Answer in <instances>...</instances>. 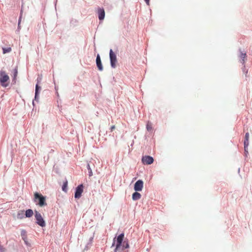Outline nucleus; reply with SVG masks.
I'll return each instance as SVG.
<instances>
[{
  "instance_id": "4be33fe9",
  "label": "nucleus",
  "mask_w": 252,
  "mask_h": 252,
  "mask_svg": "<svg viewBox=\"0 0 252 252\" xmlns=\"http://www.w3.org/2000/svg\"><path fill=\"white\" fill-rule=\"evenodd\" d=\"M240 57L241 58L245 59L246 57V54L241 53Z\"/></svg>"
},
{
  "instance_id": "f8f14e48",
  "label": "nucleus",
  "mask_w": 252,
  "mask_h": 252,
  "mask_svg": "<svg viewBox=\"0 0 252 252\" xmlns=\"http://www.w3.org/2000/svg\"><path fill=\"white\" fill-rule=\"evenodd\" d=\"M141 197V195L140 193L137 192V191L134 192L132 194V199L133 200H137L139 199Z\"/></svg>"
},
{
  "instance_id": "cd10ccee",
  "label": "nucleus",
  "mask_w": 252,
  "mask_h": 252,
  "mask_svg": "<svg viewBox=\"0 0 252 252\" xmlns=\"http://www.w3.org/2000/svg\"><path fill=\"white\" fill-rule=\"evenodd\" d=\"M244 63V60H243V63Z\"/></svg>"
},
{
  "instance_id": "393cba45",
  "label": "nucleus",
  "mask_w": 252,
  "mask_h": 252,
  "mask_svg": "<svg viewBox=\"0 0 252 252\" xmlns=\"http://www.w3.org/2000/svg\"><path fill=\"white\" fill-rule=\"evenodd\" d=\"M21 17H22V15H21L20 18H19V22H18V25H20V23L21 22Z\"/></svg>"
},
{
  "instance_id": "6e6552de",
  "label": "nucleus",
  "mask_w": 252,
  "mask_h": 252,
  "mask_svg": "<svg viewBox=\"0 0 252 252\" xmlns=\"http://www.w3.org/2000/svg\"><path fill=\"white\" fill-rule=\"evenodd\" d=\"M143 187V182L142 180H138L134 185V190L136 191H141Z\"/></svg>"
},
{
  "instance_id": "a211bd4d",
  "label": "nucleus",
  "mask_w": 252,
  "mask_h": 252,
  "mask_svg": "<svg viewBox=\"0 0 252 252\" xmlns=\"http://www.w3.org/2000/svg\"><path fill=\"white\" fill-rule=\"evenodd\" d=\"M67 186V181H66L64 183L63 187H62V189L63 191H66V188Z\"/></svg>"
},
{
  "instance_id": "20e7f679",
  "label": "nucleus",
  "mask_w": 252,
  "mask_h": 252,
  "mask_svg": "<svg viewBox=\"0 0 252 252\" xmlns=\"http://www.w3.org/2000/svg\"><path fill=\"white\" fill-rule=\"evenodd\" d=\"M35 218L36 220V223L41 227L45 226L46 223L44 220L42 216L37 211H35Z\"/></svg>"
},
{
  "instance_id": "1a4fd4ad",
  "label": "nucleus",
  "mask_w": 252,
  "mask_h": 252,
  "mask_svg": "<svg viewBox=\"0 0 252 252\" xmlns=\"http://www.w3.org/2000/svg\"><path fill=\"white\" fill-rule=\"evenodd\" d=\"M96 65L98 67V69L100 71H102L103 70V66H102V63L101 62L100 58V56L99 55H97V56L96 57Z\"/></svg>"
},
{
  "instance_id": "ddd939ff",
  "label": "nucleus",
  "mask_w": 252,
  "mask_h": 252,
  "mask_svg": "<svg viewBox=\"0 0 252 252\" xmlns=\"http://www.w3.org/2000/svg\"><path fill=\"white\" fill-rule=\"evenodd\" d=\"M25 217V213L24 210H20L17 214V218L18 219H22Z\"/></svg>"
},
{
  "instance_id": "0eeeda50",
  "label": "nucleus",
  "mask_w": 252,
  "mask_h": 252,
  "mask_svg": "<svg viewBox=\"0 0 252 252\" xmlns=\"http://www.w3.org/2000/svg\"><path fill=\"white\" fill-rule=\"evenodd\" d=\"M83 191V186L80 185L78 186L76 189L75 192L74 197L75 198H79L81 196V194Z\"/></svg>"
},
{
  "instance_id": "aec40b11",
  "label": "nucleus",
  "mask_w": 252,
  "mask_h": 252,
  "mask_svg": "<svg viewBox=\"0 0 252 252\" xmlns=\"http://www.w3.org/2000/svg\"><path fill=\"white\" fill-rule=\"evenodd\" d=\"M87 168H88V169L89 171V176H92L93 172H92V170L91 169V167H90V166L89 164H88V165H87Z\"/></svg>"
},
{
  "instance_id": "9d476101",
  "label": "nucleus",
  "mask_w": 252,
  "mask_h": 252,
  "mask_svg": "<svg viewBox=\"0 0 252 252\" xmlns=\"http://www.w3.org/2000/svg\"><path fill=\"white\" fill-rule=\"evenodd\" d=\"M98 18L100 20H102L104 18L105 12L103 8H99L98 9Z\"/></svg>"
},
{
  "instance_id": "9b49d317",
  "label": "nucleus",
  "mask_w": 252,
  "mask_h": 252,
  "mask_svg": "<svg viewBox=\"0 0 252 252\" xmlns=\"http://www.w3.org/2000/svg\"><path fill=\"white\" fill-rule=\"evenodd\" d=\"M249 133L247 132L245 134V140L244 142L245 150L246 151V149L249 146Z\"/></svg>"
},
{
  "instance_id": "f3484780",
  "label": "nucleus",
  "mask_w": 252,
  "mask_h": 252,
  "mask_svg": "<svg viewBox=\"0 0 252 252\" xmlns=\"http://www.w3.org/2000/svg\"><path fill=\"white\" fill-rule=\"evenodd\" d=\"M2 50H3V54H5V53H9L11 51V48L10 47H8V48H2Z\"/></svg>"
},
{
  "instance_id": "b1692460",
  "label": "nucleus",
  "mask_w": 252,
  "mask_h": 252,
  "mask_svg": "<svg viewBox=\"0 0 252 252\" xmlns=\"http://www.w3.org/2000/svg\"><path fill=\"white\" fill-rule=\"evenodd\" d=\"M115 128V126H112L110 128L111 131H112Z\"/></svg>"
},
{
  "instance_id": "bb28decb",
  "label": "nucleus",
  "mask_w": 252,
  "mask_h": 252,
  "mask_svg": "<svg viewBox=\"0 0 252 252\" xmlns=\"http://www.w3.org/2000/svg\"><path fill=\"white\" fill-rule=\"evenodd\" d=\"M115 239H116V238H114V242H113V245H112L113 246H114V244H115Z\"/></svg>"
},
{
  "instance_id": "7ed1b4c3",
  "label": "nucleus",
  "mask_w": 252,
  "mask_h": 252,
  "mask_svg": "<svg viewBox=\"0 0 252 252\" xmlns=\"http://www.w3.org/2000/svg\"><path fill=\"white\" fill-rule=\"evenodd\" d=\"M9 77L4 71L0 72V83L3 87H6L8 84L6 82L9 80Z\"/></svg>"
},
{
  "instance_id": "2eb2a0df",
  "label": "nucleus",
  "mask_w": 252,
  "mask_h": 252,
  "mask_svg": "<svg viewBox=\"0 0 252 252\" xmlns=\"http://www.w3.org/2000/svg\"><path fill=\"white\" fill-rule=\"evenodd\" d=\"M21 235L22 236V238H23V240L27 244L26 231L25 230H23L21 232Z\"/></svg>"
},
{
  "instance_id": "6ab92c4d",
  "label": "nucleus",
  "mask_w": 252,
  "mask_h": 252,
  "mask_svg": "<svg viewBox=\"0 0 252 252\" xmlns=\"http://www.w3.org/2000/svg\"><path fill=\"white\" fill-rule=\"evenodd\" d=\"M18 75V70L17 68H15L14 70V74H13V79L14 80L16 79V77Z\"/></svg>"
},
{
  "instance_id": "f03ea898",
  "label": "nucleus",
  "mask_w": 252,
  "mask_h": 252,
  "mask_svg": "<svg viewBox=\"0 0 252 252\" xmlns=\"http://www.w3.org/2000/svg\"><path fill=\"white\" fill-rule=\"evenodd\" d=\"M34 201L40 207L47 205L46 197L37 192L34 193Z\"/></svg>"
},
{
  "instance_id": "dca6fc26",
  "label": "nucleus",
  "mask_w": 252,
  "mask_h": 252,
  "mask_svg": "<svg viewBox=\"0 0 252 252\" xmlns=\"http://www.w3.org/2000/svg\"><path fill=\"white\" fill-rule=\"evenodd\" d=\"M40 89V87L38 86V84H37L35 86V99H37L38 95V90Z\"/></svg>"
},
{
  "instance_id": "5701e85b",
  "label": "nucleus",
  "mask_w": 252,
  "mask_h": 252,
  "mask_svg": "<svg viewBox=\"0 0 252 252\" xmlns=\"http://www.w3.org/2000/svg\"><path fill=\"white\" fill-rule=\"evenodd\" d=\"M0 252H3L4 251V248L2 246H1L0 244Z\"/></svg>"
},
{
  "instance_id": "412c9836",
  "label": "nucleus",
  "mask_w": 252,
  "mask_h": 252,
  "mask_svg": "<svg viewBox=\"0 0 252 252\" xmlns=\"http://www.w3.org/2000/svg\"><path fill=\"white\" fill-rule=\"evenodd\" d=\"M147 129L148 130L150 131L152 129V125L148 123L147 125Z\"/></svg>"
},
{
  "instance_id": "a878e982",
  "label": "nucleus",
  "mask_w": 252,
  "mask_h": 252,
  "mask_svg": "<svg viewBox=\"0 0 252 252\" xmlns=\"http://www.w3.org/2000/svg\"><path fill=\"white\" fill-rule=\"evenodd\" d=\"M148 5H149L150 0H144Z\"/></svg>"
},
{
  "instance_id": "39448f33",
  "label": "nucleus",
  "mask_w": 252,
  "mask_h": 252,
  "mask_svg": "<svg viewBox=\"0 0 252 252\" xmlns=\"http://www.w3.org/2000/svg\"><path fill=\"white\" fill-rule=\"evenodd\" d=\"M110 59L111 65L113 68H115L116 66V63L117 62L116 55L113 52L112 49L110 50Z\"/></svg>"
},
{
  "instance_id": "4468645a",
  "label": "nucleus",
  "mask_w": 252,
  "mask_h": 252,
  "mask_svg": "<svg viewBox=\"0 0 252 252\" xmlns=\"http://www.w3.org/2000/svg\"><path fill=\"white\" fill-rule=\"evenodd\" d=\"M33 214V211L32 209H28L25 212V216L26 217L30 218Z\"/></svg>"
},
{
  "instance_id": "423d86ee",
  "label": "nucleus",
  "mask_w": 252,
  "mask_h": 252,
  "mask_svg": "<svg viewBox=\"0 0 252 252\" xmlns=\"http://www.w3.org/2000/svg\"><path fill=\"white\" fill-rule=\"evenodd\" d=\"M142 162L144 164H151L154 162V158L149 156H145L142 157Z\"/></svg>"
},
{
  "instance_id": "f257e3e1",
  "label": "nucleus",
  "mask_w": 252,
  "mask_h": 252,
  "mask_svg": "<svg viewBox=\"0 0 252 252\" xmlns=\"http://www.w3.org/2000/svg\"><path fill=\"white\" fill-rule=\"evenodd\" d=\"M124 233L121 234L117 237L116 239V245L115 252H127L124 251V250L125 249H128L129 248L128 242L127 239L124 241Z\"/></svg>"
}]
</instances>
